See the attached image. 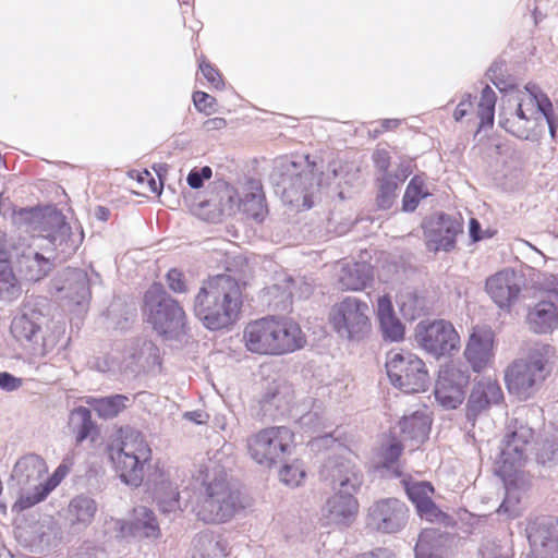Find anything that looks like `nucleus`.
Instances as JSON below:
<instances>
[{
    "label": "nucleus",
    "instance_id": "obj_26",
    "mask_svg": "<svg viewBox=\"0 0 558 558\" xmlns=\"http://www.w3.org/2000/svg\"><path fill=\"white\" fill-rule=\"evenodd\" d=\"M373 266L366 262H348L343 264L339 282L348 291H361L373 280Z\"/></svg>",
    "mask_w": 558,
    "mask_h": 558
},
{
    "label": "nucleus",
    "instance_id": "obj_60",
    "mask_svg": "<svg viewBox=\"0 0 558 558\" xmlns=\"http://www.w3.org/2000/svg\"><path fill=\"white\" fill-rule=\"evenodd\" d=\"M355 558H393V555L387 549L378 548L376 550L359 555Z\"/></svg>",
    "mask_w": 558,
    "mask_h": 558
},
{
    "label": "nucleus",
    "instance_id": "obj_7",
    "mask_svg": "<svg viewBox=\"0 0 558 558\" xmlns=\"http://www.w3.org/2000/svg\"><path fill=\"white\" fill-rule=\"evenodd\" d=\"M107 453L121 482L133 487L142 485L153 461V450L142 434L131 432L112 440Z\"/></svg>",
    "mask_w": 558,
    "mask_h": 558
},
{
    "label": "nucleus",
    "instance_id": "obj_30",
    "mask_svg": "<svg viewBox=\"0 0 558 558\" xmlns=\"http://www.w3.org/2000/svg\"><path fill=\"white\" fill-rule=\"evenodd\" d=\"M448 535L436 529H424L415 545L416 558H445Z\"/></svg>",
    "mask_w": 558,
    "mask_h": 558
},
{
    "label": "nucleus",
    "instance_id": "obj_57",
    "mask_svg": "<svg viewBox=\"0 0 558 558\" xmlns=\"http://www.w3.org/2000/svg\"><path fill=\"white\" fill-rule=\"evenodd\" d=\"M226 126V119L220 117L209 118L203 123V128L206 131H218L225 129Z\"/></svg>",
    "mask_w": 558,
    "mask_h": 558
},
{
    "label": "nucleus",
    "instance_id": "obj_17",
    "mask_svg": "<svg viewBox=\"0 0 558 558\" xmlns=\"http://www.w3.org/2000/svg\"><path fill=\"white\" fill-rule=\"evenodd\" d=\"M495 331L489 326H475L469 336L464 357L471 368L480 373L494 364Z\"/></svg>",
    "mask_w": 558,
    "mask_h": 558
},
{
    "label": "nucleus",
    "instance_id": "obj_21",
    "mask_svg": "<svg viewBox=\"0 0 558 558\" xmlns=\"http://www.w3.org/2000/svg\"><path fill=\"white\" fill-rule=\"evenodd\" d=\"M14 245L0 232V300L11 301L21 294L19 280L12 269L10 256Z\"/></svg>",
    "mask_w": 558,
    "mask_h": 558
},
{
    "label": "nucleus",
    "instance_id": "obj_19",
    "mask_svg": "<svg viewBox=\"0 0 558 558\" xmlns=\"http://www.w3.org/2000/svg\"><path fill=\"white\" fill-rule=\"evenodd\" d=\"M485 290L500 308H509L520 296L521 286L512 269H502L486 279Z\"/></svg>",
    "mask_w": 558,
    "mask_h": 558
},
{
    "label": "nucleus",
    "instance_id": "obj_50",
    "mask_svg": "<svg viewBox=\"0 0 558 558\" xmlns=\"http://www.w3.org/2000/svg\"><path fill=\"white\" fill-rule=\"evenodd\" d=\"M213 177V170L210 167L205 166L201 169H192L187 174L186 181L192 189H201L204 184V180H209Z\"/></svg>",
    "mask_w": 558,
    "mask_h": 558
},
{
    "label": "nucleus",
    "instance_id": "obj_41",
    "mask_svg": "<svg viewBox=\"0 0 558 558\" xmlns=\"http://www.w3.org/2000/svg\"><path fill=\"white\" fill-rule=\"evenodd\" d=\"M305 476V470L298 460L284 464L279 471L280 481L291 487L300 486L304 482Z\"/></svg>",
    "mask_w": 558,
    "mask_h": 558
},
{
    "label": "nucleus",
    "instance_id": "obj_55",
    "mask_svg": "<svg viewBox=\"0 0 558 558\" xmlns=\"http://www.w3.org/2000/svg\"><path fill=\"white\" fill-rule=\"evenodd\" d=\"M373 160L379 171L385 173L388 171L390 167V156L386 149L376 150Z\"/></svg>",
    "mask_w": 558,
    "mask_h": 558
},
{
    "label": "nucleus",
    "instance_id": "obj_46",
    "mask_svg": "<svg viewBox=\"0 0 558 558\" xmlns=\"http://www.w3.org/2000/svg\"><path fill=\"white\" fill-rule=\"evenodd\" d=\"M198 68L207 83L215 89L225 87V80L220 71L211 64L204 56L198 59Z\"/></svg>",
    "mask_w": 558,
    "mask_h": 558
},
{
    "label": "nucleus",
    "instance_id": "obj_59",
    "mask_svg": "<svg viewBox=\"0 0 558 558\" xmlns=\"http://www.w3.org/2000/svg\"><path fill=\"white\" fill-rule=\"evenodd\" d=\"M281 395L280 386L277 384H274L268 388V390L264 393L262 397L260 402L264 404L272 403L276 401V399Z\"/></svg>",
    "mask_w": 558,
    "mask_h": 558
},
{
    "label": "nucleus",
    "instance_id": "obj_36",
    "mask_svg": "<svg viewBox=\"0 0 558 558\" xmlns=\"http://www.w3.org/2000/svg\"><path fill=\"white\" fill-rule=\"evenodd\" d=\"M425 181V178L420 174L410 180L402 198L403 210L414 211L420 202L429 195Z\"/></svg>",
    "mask_w": 558,
    "mask_h": 558
},
{
    "label": "nucleus",
    "instance_id": "obj_12",
    "mask_svg": "<svg viewBox=\"0 0 558 558\" xmlns=\"http://www.w3.org/2000/svg\"><path fill=\"white\" fill-rule=\"evenodd\" d=\"M328 323L340 338L362 340L372 329L369 306L359 298L345 296L331 305Z\"/></svg>",
    "mask_w": 558,
    "mask_h": 558
},
{
    "label": "nucleus",
    "instance_id": "obj_35",
    "mask_svg": "<svg viewBox=\"0 0 558 558\" xmlns=\"http://www.w3.org/2000/svg\"><path fill=\"white\" fill-rule=\"evenodd\" d=\"M11 333L20 342L36 343L40 336V326L23 314L12 320Z\"/></svg>",
    "mask_w": 558,
    "mask_h": 558
},
{
    "label": "nucleus",
    "instance_id": "obj_22",
    "mask_svg": "<svg viewBox=\"0 0 558 558\" xmlns=\"http://www.w3.org/2000/svg\"><path fill=\"white\" fill-rule=\"evenodd\" d=\"M534 439V432L527 426H519L507 436L501 449V457L505 463L511 466L520 465L525 459Z\"/></svg>",
    "mask_w": 558,
    "mask_h": 558
},
{
    "label": "nucleus",
    "instance_id": "obj_39",
    "mask_svg": "<svg viewBox=\"0 0 558 558\" xmlns=\"http://www.w3.org/2000/svg\"><path fill=\"white\" fill-rule=\"evenodd\" d=\"M97 510L94 499L86 496L73 498L69 505V512L76 522L88 524L93 521Z\"/></svg>",
    "mask_w": 558,
    "mask_h": 558
},
{
    "label": "nucleus",
    "instance_id": "obj_64",
    "mask_svg": "<svg viewBox=\"0 0 558 558\" xmlns=\"http://www.w3.org/2000/svg\"><path fill=\"white\" fill-rule=\"evenodd\" d=\"M494 149H495V153H496L497 155H501V154H504V153H505V150H504V144H501V143H500V144H496V145L494 146Z\"/></svg>",
    "mask_w": 558,
    "mask_h": 558
},
{
    "label": "nucleus",
    "instance_id": "obj_23",
    "mask_svg": "<svg viewBox=\"0 0 558 558\" xmlns=\"http://www.w3.org/2000/svg\"><path fill=\"white\" fill-rule=\"evenodd\" d=\"M211 197L208 203L218 206V211L210 217L213 222L222 220L225 216H234L239 209L238 190L225 180H217L210 186Z\"/></svg>",
    "mask_w": 558,
    "mask_h": 558
},
{
    "label": "nucleus",
    "instance_id": "obj_28",
    "mask_svg": "<svg viewBox=\"0 0 558 558\" xmlns=\"http://www.w3.org/2000/svg\"><path fill=\"white\" fill-rule=\"evenodd\" d=\"M400 432L404 441L423 444L430 432L432 417L426 411H415L411 415H404L400 422Z\"/></svg>",
    "mask_w": 558,
    "mask_h": 558
},
{
    "label": "nucleus",
    "instance_id": "obj_42",
    "mask_svg": "<svg viewBox=\"0 0 558 558\" xmlns=\"http://www.w3.org/2000/svg\"><path fill=\"white\" fill-rule=\"evenodd\" d=\"M379 326L385 340L399 342L404 339L405 328L396 315L379 320Z\"/></svg>",
    "mask_w": 558,
    "mask_h": 558
},
{
    "label": "nucleus",
    "instance_id": "obj_10",
    "mask_svg": "<svg viewBox=\"0 0 558 558\" xmlns=\"http://www.w3.org/2000/svg\"><path fill=\"white\" fill-rule=\"evenodd\" d=\"M555 350L549 344H537L526 359L513 361L505 373V381L509 392L526 398L536 383L546 377Z\"/></svg>",
    "mask_w": 558,
    "mask_h": 558
},
{
    "label": "nucleus",
    "instance_id": "obj_9",
    "mask_svg": "<svg viewBox=\"0 0 558 558\" xmlns=\"http://www.w3.org/2000/svg\"><path fill=\"white\" fill-rule=\"evenodd\" d=\"M385 368L390 384L404 393L424 392L429 387L430 377L425 362L409 350H390L386 354Z\"/></svg>",
    "mask_w": 558,
    "mask_h": 558
},
{
    "label": "nucleus",
    "instance_id": "obj_5",
    "mask_svg": "<svg viewBox=\"0 0 558 558\" xmlns=\"http://www.w3.org/2000/svg\"><path fill=\"white\" fill-rule=\"evenodd\" d=\"M274 171L276 184L288 203L305 208L313 206V194L319 186L322 172L318 173L310 155L279 157Z\"/></svg>",
    "mask_w": 558,
    "mask_h": 558
},
{
    "label": "nucleus",
    "instance_id": "obj_1",
    "mask_svg": "<svg viewBox=\"0 0 558 558\" xmlns=\"http://www.w3.org/2000/svg\"><path fill=\"white\" fill-rule=\"evenodd\" d=\"M244 305L243 287L230 275H217L203 281L194 298L193 312L211 331L230 329L241 318Z\"/></svg>",
    "mask_w": 558,
    "mask_h": 558
},
{
    "label": "nucleus",
    "instance_id": "obj_25",
    "mask_svg": "<svg viewBox=\"0 0 558 558\" xmlns=\"http://www.w3.org/2000/svg\"><path fill=\"white\" fill-rule=\"evenodd\" d=\"M48 468L46 461L38 454H26L22 457L14 465L12 477L16 480L19 485L36 486L41 483L40 480L47 473Z\"/></svg>",
    "mask_w": 558,
    "mask_h": 558
},
{
    "label": "nucleus",
    "instance_id": "obj_54",
    "mask_svg": "<svg viewBox=\"0 0 558 558\" xmlns=\"http://www.w3.org/2000/svg\"><path fill=\"white\" fill-rule=\"evenodd\" d=\"M23 384L21 378L14 377L10 373H0V388L7 391H13L19 389Z\"/></svg>",
    "mask_w": 558,
    "mask_h": 558
},
{
    "label": "nucleus",
    "instance_id": "obj_27",
    "mask_svg": "<svg viewBox=\"0 0 558 558\" xmlns=\"http://www.w3.org/2000/svg\"><path fill=\"white\" fill-rule=\"evenodd\" d=\"M247 218L262 222L267 215V205L263 186L258 181H247V189L239 201V209Z\"/></svg>",
    "mask_w": 558,
    "mask_h": 558
},
{
    "label": "nucleus",
    "instance_id": "obj_31",
    "mask_svg": "<svg viewBox=\"0 0 558 558\" xmlns=\"http://www.w3.org/2000/svg\"><path fill=\"white\" fill-rule=\"evenodd\" d=\"M504 398L502 390L496 380L480 381L473 388L469 399V410L477 414L490 404L499 403Z\"/></svg>",
    "mask_w": 558,
    "mask_h": 558
},
{
    "label": "nucleus",
    "instance_id": "obj_29",
    "mask_svg": "<svg viewBox=\"0 0 558 558\" xmlns=\"http://www.w3.org/2000/svg\"><path fill=\"white\" fill-rule=\"evenodd\" d=\"M16 265L20 274L28 281H39L45 278L52 269L51 257L44 256L37 252L23 251L17 259Z\"/></svg>",
    "mask_w": 558,
    "mask_h": 558
},
{
    "label": "nucleus",
    "instance_id": "obj_11",
    "mask_svg": "<svg viewBox=\"0 0 558 558\" xmlns=\"http://www.w3.org/2000/svg\"><path fill=\"white\" fill-rule=\"evenodd\" d=\"M295 447V435L288 426H268L252 434L246 440L250 458L265 468H272L289 456Z\"/></svg>",
    "mask_w": 558,
    "mask_h": 558
},
{
    "label": "nucleus",
    "instance_id": "obj_18",
    "mask_svg": "<svg viewBox=\"0 0 558 558\" xmlns=\"http://www.w3.org/2000/svg\"><path fill=\"white\" fill-rule=\"evenodd\" d=\"M405 492L421 519L446 526L451 523L450 515L433 501L435 488L432 483L426 481L405 483Z\"/></svg>",
    "mask_w": 558,
    "mask_h": 558
},
{
    "label": "nucleus",
    "instance_id": "obj_2",
    "mask_svg": "<svg viewBox=\"0 0 558 558\" xmlns=\"http://www.w3.org/2000/svg\"><path fill=\"white\" fill-rule=\"evenodd\" d=\"M194 512L205 523L219 524L230 521L236 513L251 506V500L234 489L223 466H206L199 475Z\"/></svg>",
    "mask_w": 558,
    "mask_h": 558
},
{
    "label": "nucleus",
    "instance_id": "obj_44",
    "mask_svg": "<svg viewBox=\"0 0 558 558\" xmlns=\"http://www.w3.org/2000/svg\"><path fill=\"white\" fill-rule=\"evenodd\" d=\"M159 509L165 513L175 512L180 509V494L171 485L162 487L157 495Z\"/></svg>",
    "mask_w": 558,
    "mask_h": 558
},
{
    "label": "nucleus",
    "instance_id": "obj_13",
    "mask_svg": "<svg viewBox=\"0 0 558 558\" xmlns=\"http://www.w3.org/2000/svg\"><path fill=\"white\" fill-rule=\"evenodd\" d=\"M13 225L33 235L48 239L53 245H62L71 235L65 217L56 210L39 207L20 208L12 214Z\"/></svg>",
    "mask_w": 558,
    "mask_h": 558
},
{
    "label": "nucleus",
    "instance_id": "obj_62",
    "mask_svg": "<svg viewBox=\"0 0 558 558\" xmlns=\"http://www.w3.org/2000/svg\"><path fill=\"white\" fill-rule=\"evenodd\" d=\"M514 554L511 548H507L505 550L499 549L498 551H495L492 557L489 558H513Z\"/></svg>",
    "mask_w": 558,
    "mask_h": 558
},
{
    "label": "nucleus",
    "instance_id": "obj_40",
    "mask_svg": "<svg viewBox=\"0 0 558 558\" xmlns=\"http://www.w3.org/2000/svg\"><path fill=\"white\" fill-rule=\"evenodd\" d=\"M398 182L391 174H384L378 179L377 206L380 209H389L397 196Z\"/></svg>",
    "mask_w": 558,
    "mask_h": 558
},
{
    "label": "nucleus",
    "instance_id": "obj_53",
    "mask_svg": "<svg viewBox=\"0 0 558 558\" xmlns=\"http://www.w3.org/2000/svg\"><path fill=\"white\" fill-rule=\"evenodd\" d=\"M376 313L378 322L395 316L392 301L389 295L385 294L377 300Z\"/></svg>",
    "mask_w": 558,
    "mask_h": 558
},
{
    "label": "nucleus",
    "instance_id": "obj_51",
    "mask_svg": "<svg viewBox=\"0 0 558 558\" xmlns=\"http://www.w3.org/2000/svg\"><path fill=\"white\" fill-rule=\"evenodd\" d=\"M167 283L171 291L174 293H184L187 291V286L182 271L172 268L167 274Z\"/></svg>",
    "mask_w": 558,
    "mask_h": 558
},
{
    "label": "nucleus",
    "instance_id": "obj_58",
    "mask_svg": "<svg viewBox=\"0 0 558 558\" xmlns=\"http://www.w3.org/2000/svg\"><path fill=\"white\" fill-rule=\"evenodd\" d=\"M541 118L546 120L551 137L556 138L558 119L553 114V109L550 111H541Z\"/></svg>",
    "mask_w": 558,
    "mask_h": 558
},
{
    "label": "nucleus",
    "instance_id": "obj_56",
    "mask_svg": "<svg viewBox=\"0 0 558 558\" xmlns=\"http://www.w3.org/2000/svg\"><path fill=\"white\" fill-rule=\"evenodd\" d=\"M473 104L471 101V97L468 96L466 98L462 99L458 106L456 107V110L453 112V117L457 121H460L462 118H464L468 112L472 109Z\"/></svg>",
    "mask_w": 558,
    "mask_h": 558
},
{
    "label": "nucleus",
    "instance_id": "obj_45",
    "mask_svg": "<svg viewBox=\"0 0 558 558\" xmlns=\"http://www.w3.org/2000/svg\"><path fill=\"white\" fill-rule=\"evenodd\" d=\"M402 451L403 447L401 441L396 436L390 435L381 445L380 456L384 466L390 468L393 463H396Z\"/></svg>",
    "mask_w": 558,
    "mask_h": 558
},
{
    "label": "nucleus",
    "instance_id": "obj_15",
    "mask_svg": "<svg viewBox=\"0 0 558 558\" xmlns=\"http://www.w3.org/2000/svg\"><path fill=\"white\" fill-rule=\"evenodd\" d=\"M469 375L454 363L444 365L436 380L435 398L447 409L458 408L464 400Z\"/></svg>",
    "mask_w": 558,
    "mask_h": 558
},
{
    "label": "nucleus",
    "instance_id": "obj_61",
    "mask_svg": "<svg viewBox=\"0 0 558 558\" xmlns=\"http://www.w3.org/2000/svg\"><path fill=\"white\" fill-rule=\"evenodd\" d=\"M480 230H481L480 222L476 219L472 218L470 220V233L474 240L481 239V236L478 235Z\"/></svg>",
    "mask_w": 558,
    "mask_h": 558
},
{
    "label": "nucleus",
    "instance_id": "obj_47",
    "mask_svg": "<svg viewBox=\"0 0 558 558\" xmlns=\"http://www.w3.org/2000/svg\"><path fill=\"white\" fill-rule=\"evenodd\" d=\"M47 490H44L39 484L35 486V493L32 495L20 496L17 500L13 504L12 510L15 512H22L40 501H43L47 497Z\"/></svg>",
    "mask_w": 558,
    "mask_h": 558
},
{
    "label": "nucleus",
    "instance_id": "obj_4",
    "mask_svg": "<svg viewBox=\"0 0 558 558\" xmlns=\"http://www.w3.org/2000/svg\"><path fill=\"white\" fill-rule=\"evenodd\" d=\"M329 474L336 492L323 506L322 520L325 525L348 527L359 514L360 504L355 494L362 485V474L350 460L336 463Z\"/></svg>",
    "mask_w": 558,
    "mask_h": 558
},
{
    "label": "nucleus",
    "instance_id": "obj_8",
    "mask_svg": "<svg viewBox=\"0 0 558 558\" xmlns=\"http://www.w3.org/2000/svg\"><path fill=\"white\" fill-rule=\"evenodd\" d=\"M143 312L160 337L178 339L186 333V313L161 283H153L145 292Z\"/></svg>",
    "mask_w": 558,
    "mask_h": 558
},
{
    "label": "nucleus",
    "instance_id": "obj_63",
    "mask_svg": "<svg viewBox=\"0 0 558 558\" xmlns=\"http://www.w3.org/2000/svg\"><path fill=\"white\" fill-rule=\"evenodd\" d=\"M109 216H110V210L108 208L102 207V206L97 207L96 217L98 219L106 221V220H108Z\"/></svg>",
    "mask_w": 558,
    "mask_h": 558
},
{
    "label": "nucleus",
    "instance_id": "obj_37",
    "mask_svg": "<svg viewBox=\"0 0 558 558\" xmlns=\"http://www.w3.org/2000/svg\"><path fill=\"white\" fill-rule=\"evenodd\" d=\"M497 96L490 86L483 88L477 105V117L480 119L478 131L484 128H493L495 120V105Z\"/></svg>",
    "mask_w": 558,
    "mask_h": 558
},
{
    "label": "nucleus",
    "instance_id": "obj_6",
    "mask_svg": "<svg viewBox=\"0 0 558 558\" xmlns=\"http://www.w3.org/2000/svg\"><path fill=\"white\" fill-rule=\"evenodd\" d=\"M551 101L535 83H527L517 97L513 111L501 112L499 125L511 135L526 141L537 140L544 123L541 111H550Z\"/></svg>",
    "mask_w": 558,
    "mask_h": 558
},
{
    "label": "nucleus",
    "instance_id": "obj_52",
    "mask_svg": "<svg viewBox=\"0 0 558 558\" xmlns=\"http://www.w3.org/2000/svg\"><path fill=\"white\" fill-rule=\"evenodd\" d=\"M136 179L137 182L142 185L144 193H159L161 190V182H157L148 170L140 171Z\"/></svg>",
    "mask_w": 558,
    "mask_h": 558
},
{
    "label": "nucleus",
    "instance_id": "obj_24",
    "mask_svg": "<svg viewBox=\"0 0 558 558\" xmlns=\"http://www.w3.org/2000/svg\"><path fill=\"white\" fill-rule=\"evenodd\" d=\"M529 538L539 558H558V525L534 523Z\"/></svg>",
    "mask_w": 558,
    "mask_h": 558
},
{
    "label": "nucleus",
    "instance_id": "obj_34",
    "mask_svg": "<svg viewBox=\"0 0 558 558\" xmlns=\"http://www.w3.org/2000/svg\"><path fill=\"white\" fill-rule=\"evenodd\" d=\"M132 530L145 537L158 538L160 536V529L155 513L144 506L134 508Z\"/></svg>",
    "mask_w": 558,
    "mask_h": 558
},
{
    "label": "nucleus",
    "instance_id": "obj_20",
    "mask_svg": "<svg viewBox=\"0 0 558 558\" xmlns=\"http://www.w3.org/2000/svg\"><path fill=\"white\" fill-rule=\"evenodd\" d=\"M526 323L536 333L551 332L558 327V289L548 290L526 315Z\"/></svg>",
    "mask_w": 558,
    "mask_h": 558
},
{
    "label": "nucleus",
    "instance_id": "obj_48",
    "mask_svg": "<svg viewBox=\"0 0 558 558\" xmlns=\"http://www.w3.org/2000/svg\"><path fill=\"white\" fill-rule=\"evenodd\" d=\"M192 99L195 108L206 116H210L217 111V99L205 92H194Z\"/></svg>",
    "mask_w": 558,
    "mask_h": 558
},
{
    "label": "nucleus",
    "instance_id": "obj_49",
    "mask_svg": "<svg viewBox=\"0 0 558 558\" xmlns=\"http://www.w3.org/2000/svg\"><path fill=\"white\" fill-rule=\"evenodd\" d=\"M69 471H70V468L68 464H65V463L60 464L54 470V472L52 473V475L50 477H48L44 483H39V486L44 490H47V495H49L50 492L53 490L61 483V481L66 476Z\"/></svg>",
    "mask_w": 558,
    "mask_h": 558
},
{
    "label": "nucleus",
    "instance_id": "obj_16",
    "mask_svg": "<svg viewBox=\"0 0 558 558\" xmlns=\"http://www.w3.org/2000/svg\"><path fill=\"white\" fill-rule=\"evenodd\" d=\"M409 508L397 498H386L369 507L367 526L383 533L400 531L408 522Z\"/></svg>",
    "mask_w": 558,
    "mask_h": 558
},
{
    "label": "nucleus",
    "instance_id": "obj_33",
    "mask_svg": "<svg viewBox=\"0 0 558 558\" xmlns=\"http://www.w3.org/2000/svg\"><path fill=\"white\" fill-rule=\"evenodd\" d=\"M69 425L76 445L82 444L96 432V425L92 420L90 411L85 407L75 408L71 412Z\"/></svg>",
    "mask_w": 558,
    "mask_h": 558
},
{
    "label": "nucleus",
    "instance_id": "obj_3",
    "mask_svg": "<svg viewBox=\"0 0 558 558\" xmlns=\"http://www.w3.org/2000/svg\"><path fill=\"white\" fill-rule=\"evenodd\" d=\"M242 343L254 355L282 356L302 349L306 343V337L301 326L293 319L267 315L245 324Z\"/></svg>",
    "mask_w": 558,
    "mask_h": 558
},
{
    "label": "nucleus",
    "instance_id": "obj_14",
    "mask_svg": "<svg viewBox=\"0 0 558 558\" xmlns=\"http://www.w3.org/2000/svg\"><path fill=\"white\" fill-rule=\"evenodd\" d=\"M416 340L426 353L436 359L450 356L460 349L458 331L450 322L444 319L420 323L416 328Z\"/></svg>",
    "mask_w": 558,
    "mask_h": 558
},
{
    "label": "nucleus",
    "instance_id": "obj_43",
    "mask_svg": "<svg viewBox=\"0 0 558 558\" xmlns=\"http://www.w3.org/2000/svg\"><path fill=\"white\" fill-rule=\"evenodd\" d=\"M400 311L405 318L416 319L424 314L425 301L416 294L408 293L401 301Z\"/></svg>",
    "mask_w": 558,
    "mask_h": 558
},
{
    "label": "nucleus",
    "instance_id": "obj_38",
    "mask_svg": "<svg viewBox=\"0 0 558 558\" xmlns=\"http://www.w3.org/2000/svg\"><path fill=\"white\" fill-rule=\"evenodd\" d=\"M128 401L129 398L126 396L114 395L106 398L95 399L93 402H89V404L98 414V416L104 418H111L117 416L126 408Z\"/></svg>",
    "mask_w": 558,
    "mask_h": 558
},
{
    "label": "nucleus",
    "instance_id": "obj_32",
    "mask_svg": "<svg viewBox=\"0 0 558 558\" xmlns=\"http://www.w3.org/2000/svg\"><path fill=\"white\" fill-rule=\"evenodd\" d=\"M456 235L457 229L453 223L441 218L434 228L426 231V245L433 252L440 250L448 252L454 246Z\"/></svg>",
    "mask_w": 558,
    "mask_h": 558
}]
</instances>
